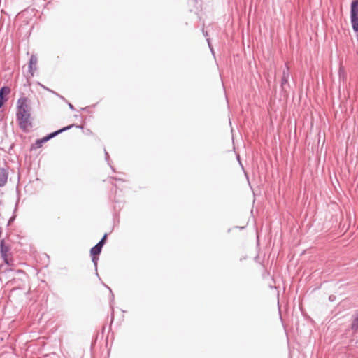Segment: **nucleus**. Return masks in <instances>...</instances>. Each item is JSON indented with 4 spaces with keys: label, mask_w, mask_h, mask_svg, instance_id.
Masks as SVG:
<instances>
[{
    "label": "nucleus",
    "mask_w": 358,
    "mask_h": 358,
    "mask_svg": "<svg viewBox=\"0 0 358 358\" xmlns=\"http://www.w3.org/2000/svg\"><path fill=\"white\" fill-rule=\"evenodd\" d=\"M17 120L20 128L24 131H29L33 127L31 116L30 101L27 97L22 96L17 101Z\"/></svg>",
    "instance_id": "1"
},
{
    "label": "nucleus",
    "mask_w": 358,
    "mask_h": 358,
    "mask_svg": "<svg viewBox=\"0 0 358 358\" xmlns=\"http://www.w3.org/2000/svg\"><path fill=\"white\" fill-rule=\"evenodd\" d=\"M350 19L355 31H358V0H353L350 6Z\"/></svg>",
    "instance_id": "2"
},
{
    "label": "nucleus",
    "mask_w": 358,
    "mask_h": 358,
    "mask_svg": "<svg viewBox=\"0 0 358 358\" xmlns=\"http://www.w3.org/2000/svg\"><path fill=\"white\" fill-rule=\"evenodd\" d=\"M73 126H74V124H71V125H69L68 127H64V128H62V129H59V130H58L57 131L51 133L48 136L43 137L41 139L37 140L36 143L38 148L41 147V145H42V144L43 143L47 142L48 140H50V138H53L54 136H55L58 134H59V133H61V132H62L64 131H66L67 129H69L70 128L73 127Z\"/></svg>",
    "instance_id": "3"
},
{
    "label": "nucleus",
    "mask_w": 358,
    "mask_h": 358,
    "mask_svg": "<svg viewBox=\"0 0 358 358\" xmlns=\"http://www.w3.org/2000/svg\"><path fill=\"white\" fill-rule=\"evenodd\" d=\"M0 252L1 257H3L4 262L8 265H11L10 263L11 259H9L8 252L9 251V248L8 246H6L4 244V241H1V245H0Z\"/></svg>",
    "instance_id": "4"
},
{
    "label": "nucleus",
    "mask_w": 358,
    "mask_h": 358,
    "mask_svg": "<svg viewBox=\"0 0 358 358\" xmlns=\"http://www.w3.org/2000/svg\"><path fill=\"white\" fill-rule=\"evenodd\" d=\"M10 92V90L8 87H3L0 90V108L3 105V103L7 101L6 96H7Z\"/></svg>",
    "instance_id": "5"
},
{
    "label": "nucleus",
    "mask_w": 358,
    "mask_h": 358,
    "mask_svg": "<svg viewBox=\"0 0 358 358\" xmlns=\"http://www.w3.org/2000/svg\"><path fill=\"white\" fill-rule=\"evenodd\" d=\"M101 251V248H100L99 245H95L94 247H93L92 249H91V255L92 256H96V255H98L100 254Z\"/></svg>",
    "instance_id": "6"
},
{
    "label": "nucleus",
    "mask_w": 358,
    "mask_h": 358,
    "mask_svg": "<svg viewBox=\"0 0 358 358\" xmlns=\"http://www.w3.org/2000/svg\"><path fill=\"white\" fill-rule=\"evenodd\" d=\"M106 236H107V235L105 234L104 236L103 237V238L96 244V245H99L100 248H102L103 245H104Z\"/></svg>",
    "instance_id": "7"
},
{
    "label": "nucleus",
    "mask_w": 358,
    "mask_h": 358,
    "mask_svg": "<svg viewBox=\"0 0 358 358\" xmlns=\"http://www.w3.org/2000/svg\"><path fill=\"white\" fill-rule=\"evenodd\" d=\"M36 62H37V59L36 57H34V56H32L31 57V59H30V64L32 65V64H36Z\"/></svg>",
    "instance_id": "8"
},
{
    "label": "nucleus",
    "mask_w": 358,
    "mask_h": 358,
    "mask_svg": "<svg viewBox=\"0 0 358 358\" xmlns=\"http://www.w3.org/2000/svg\"><path fill=\"white\" fill-rule=\"evenodd\" d=\"M287 77L285 76V73L283 74V77H282V84L283 85L284 83H287Z\"/></svg>",
    "instance_id": "9"
},
{
    "label": "nucleus",
    "mask_w": 358,
    "mask_h": 358,
    "mask_svg": "<svg viewBox=\"0 0 358 358\" xmlns=\"http://www.w3.org/2000/svg\"><path fill=\"white\" fill-rule=\"evenodd\" d=\"M77 128H82V127L76 126Z\"/></svg>",
    "instance_id": "10"
}]
</instances>
